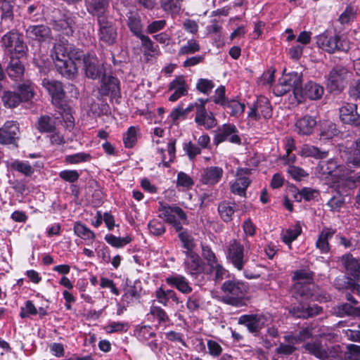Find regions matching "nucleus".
Masks as SVG:
<instances>
[{
    "instance_id": "obj_58",
    "label": "nucleus",
    "mask_w": 360,
    "mask_h": 360,
    "mask_svg": "<svg viewBox=\"0 0 360 360\" xmlns=\"http://www.w3.org/2000/svg\"><path fill=\"white\" fill-rule=\"evenodd\" d=\"M317 195L318 193L316 190L309 188H304L295 195V198L297 201H301L302 199L310 200L316 198Z\"/></svg>"
},
{
    "instance_id": "obj_54",
    "label": "nucleus",
    "mask_w": 360,
    "mask_h": 360,
    "mask_svg": "<svg viewBox=\"0 0 360 360\" xmlns=\"http://www.w3.org/2000/svg\"><path fill=\"white\" fill-rule=\"evenodd\" d=\"M179 237L183 243V247L186 250L185 254L188 255L190 252H195L193 249L195 244L191 236L186 231L179 233Z\"/></svg>"
},
{
    "instance_id": "obj_26",
    "label": "nucleus",
    "mask_w": 360,
    "mask_h": 360,
    "mask_svg": "<svg viewBox=\"0 0 360 360\" xmlns=\"http://www.w3.org/2000/svg\"><path fill=\"white\" fill-rule=\"evenodd\" d=\"M223 169L219 167H210L204 169L201 173V181L205 184H217L223 175Z\"/></svg>"
},
{
    "instance_id": "obj_22",
    "label": "nucleus",
    "mask_w": 360,
    "mask_h": 360,
    "mask_svg": "<svg viewBox=\"0 0 360 360\" xmlns=\"http://www.w3.org/2000/svg\"><path fill=\"white\" fill-rule=\"evenodd\" d=\"M184 261L186 271L191 276H197L203 271V262L195 252L186 255Z\"/></svg>"
},
{
    "instance_id": "obj_48",
    "label": "nucleus",
    "mask_w": 360,
    "mask_h": 360,
    "mask_svg": "<svg viewBox=\"0 0 360 360\" xmlns=\"http://www.w3.org/2000/svg\"><path fill=\"white\" fill-rule=\"evenodd\" d=\"M200 46L198 41L195 39H190L187 41L186 44L181 46L179 51V55H188L193 54L199 51Z\"/></svg>"
},
{
    "instance_id": "obj_35",
    "label": "nucleus",
    "mask_w": 360,
    "mask_h": 360,
    "mask_svg": "<svg viewBox=\"0 0 360 360\" xmlns=\"http://www.w3.org/2000/svg\"><path fill=\"white\" fill-rule=\"evenodd\" d=\"M6 71L10 78L18 81L22 78L25 68L18 58H11V61L7 67Z\"/></svg>"
},
{
    "instance_id": "obj_3",
    "label": "nucleus",
    "mask_w": 360,
    "mask_h": 360,
    "mask_svg": "<svg viewBox=\"0 0 360 360\" xmlns=\"http://www.w3.org/2000/svg\"><path fill=\"white\" fill-rule=\"evenodd\" d=\"M295 283L292 293L297 297L300 296L304 299L323 302L327 297L320 292V289L311 283V273L306 270H300L295 272L293 277Z\"/></svg>"
},
{
    "instance_id": "obj_29",
    "label": "nucleus",
    "mask_w": 360,
    "mask_h": 360,
    "mask_svg": "<svg viewBox=\"0 0 360 360\" xmlns=\"http://www.w3.org/2000/svg\"><path fill=\"white\" fill-rule=\"evenodd\" d=\"M335 233V231L331 228L323 229L316 242V247L321 253H328L330 250L328 240Z\"/></svg>"
},
{
    "instance_id": "obj_25",
    "label": "nucleus",
    "mask_w": 360,
    "mask_h": 360,
    "mask_svg": "<svg viewBox=\"0 0 360 360\" xmlns=\"http://www.w3.org/2000/svg\"><path fill=\"white\" fill-rule=\"evenodd\" d=\"M340 118L345 124H357L360 115L356 112V105L346 103L340 108Z\"/></svg>"
},
{
    "instance_id": "obj_42",
    "label": "nucleus",
    "mask_w": 360,
    "mask_h": 360,
    "mask_svg": "<svg viewBox=\"0 0 360 360\" xmlns=\"http://www.w3.org/2000/svg\"><path fill=\"white\" fill-rule=\"evenodd\" d=\"M73 230L75 235L85 240L93 241L95 239L94 233L79 221L74 224Z\"/></svg>"
},
{
    "instance_id": "obj_33",
    "label": "nucleus",
    "mask_w": 360,
    "mask_h": 360,
    "mask_svg": "<svg viewBox=\"0 0 360 360\" xmlns=\"http://www.w3.org/2000/svg\"><path fill=\"white\" fill-rule=\"evenodd\" d=\"M155 297L160 304L167 306L172 303L178 304L179 299L172 290H165L162 287L158 288L155 291Z\"/></svg>"
},
{
    "instance_id": "obj_27",
    "label": "nucleus",
    "mask_w": 360,
    "mask_h": 360,
    "mask_svg": "<svg viewBox=\"0 0 360 360\" xmlns=\"http://www.w3.org/2000/svg\"><path fill=\"white\" fill-rule=\"evenodd\" d=\"M316 125V120L311 116H304L295 123V130L300 135H310Z\"/></svg>"
},
{
    "instance_id": "obj_41",
    "label": "nucleus",
    "mask_w": 360,
    "mask_h": 360,
    "mask_svg": "<svg viewBox=\"0 0 360 360\" xmlns=\"http://www.w3.org/2000/svg\"><path fill=\"white\" fill-rule=\"evenodd\" d=\"M300 154L304 157H312L316 159H323L327 157L328 152L321 150L319 148L314 146L306 144L302 147Z\"/></svg>"
},
{
    "instance_id": "obj_61",
    "label": "nucleus",
    "mask_w": 360,
    "mask_h": 360,
    "mask_svg": "<svg viewBox=\"0 0 360 360\" xmlns=\"http://www.w3.org/2000/svg\"><path fill=\"white\" fill-rule=\"evenodd\" d=\"M56 29L61 30L66 35H70L72 33V20L70 19L60 20L56 24Z\"/></svg>"
},
{
    "instance_id": "obj_8",
    "label": "nucleus",
    "mask_w": 360,
    "mask_h": 360,
    "mask_svg": "<svg viewBox=\"0 0 360 360\" xmlns=\"http://www.w3.org/2000/svg\"><path fill=\"white\" fill-rule=\"evenodd\" d=\"M352 72L342 66L333 68L327 77V86L330 91H341L352 78Z\"/></svg>"
},
{
    "instance_id": "obj_38",
    "label": "nucleus",
    "mask_w": 360,
    "mask_h": 360,
    "mask_svg": "<svg viewBox=\"0 0 360 360\" xmlns=\"http://www.w3.org/2000/svg\"><path fill=\"white\" fill-rule=\"evenodd\" d=\"M223 106L231 116L237 118L243 114L245 108L244 103L234 99L227 101Z\"/></svg>"
},
{
    "instance_id": "obj_63",
    "label": "nucleus",
    "mask_w": 360,
    "mask_h": 360,
    "mask_svg": "<svg viewBox=\"0 0 360 360\" xmlns=\"http://www.w3.org/2000/svg\"><path fill=\"white\" fill-rule=\"evenodd\" d=\"M214 86L212 81L207 79H200L196 84L198 90L205 94H208Z\"/></svg>"
},
{
    "instance_id": "obj_44",
    "label": "nucleus",
    "mask_w": 360,
    "mask_h": 360,
    "mask_svg": "<svg viewBox=\"0 0 360 360\" xmlns=\"http://www.w3.org/2000/svg\"><path fill=\"white\" fill-rule=\"evenodd\" d=\"M102 91L104 94L118 92L120 91L118 79L114 77H105L103 79Z\"/></svg>"
},
{
    "instance_id": "obj_37",
    "label": "nucleus",
    "mask_w": 360,
    "mask_h": 360,
    "mask_svg": "<svg viewBox=\"0 0 360 360\" xmlns=\"http://www.w3.org/2000/svg\"><path fill=\"white\" fill-rule=\"evenodd\" d=\"M305 349L316 357L324 360L331 354V351L324 347L319 342L308 343L305 345Z\"/></svg>"
},
{
    "instance_id": "obj_53",
    "label": "nucleus",
    "mask_w": 360,
    "mask_h": 360,
    "mask_svg": "<svg viewBox=\"0 0 360 360\" xmlns=\"http://www.w3.org/2000/svg\"><path fill=\"white\" fill-rule=\"evenodd\" d=\"M349 164L354 166L360 165V139L358 140L352 148L347 158Z\"/></svg>"
},
{
    "instance_id": "obj_11",
    "label": "nucleus",
    "mask_w": 360,
    "mask_h": 360,
    "mask_svg": "<svg viewBox=\"0 0 360 360\" xmlns=\"http://www.w3.org/2000/svg\"><path fill=\"white\" fill-rule=\"evenodd\" d=\"M227 259L238 270H242L247 259L244 255V246L236 239L231 240L227 248Z\"/></svg>"
},
{
    "instance_id": "obj_49",
    "label": "nucleus",
    "mask_w": 360,
    "mask_h": 360,
    "mask_svg": "<svg viewBox=\"0 0 360 360\" xmlns=\"http://www.w3.org/2000/svg\"><path fill=\"white\" fill-rule=\"evenodd\" d=\"M91 159V156L89 153L82 152L66 155L65 158V161L68 164H79L81 162L90 161Z\"/></svg>"
},
{
    "instance_id": "obj_39",
    "label": "nucleus",
    "mask_w": 360,
    "mask_h": 360,
    "mask_svg": "<svg viewBox=\"0 0 360 360\" xmlns=\"http://www.w3.org/2000/svg\"><path fill=\"white\" fill-rule=\"evenodd\" d=\"M127 25L130 31L137 37L143 35V26L141 18L137 13H130L127 19Z\"/></svg>"
},
{
    "instance_id": "obj_6",
    "label": "nucleus",
    "mask_w": 360,
    "mask_h": 360,
    "mask_svg": "<svg viewBox=\"0 0 360 360\" xmlns=\"http://www.w3.org/2000/svg\"><path fill=\"white\" fill-rule=\"evenodd\" d=\"M1 43L5 53L10 55L11 58H18L25 52L26 46L22 36L18 32L11 31L4 34L1 38Z\"/></svg>"
},
{
    "instance_id": "obj_56",
    "label": "nucleus",
    "mask_w": 360,
    "mask_h": 360,
    "mask_svg": "<svg viewBox=\"0 0 360 360\" xmlns=\"http://www.w3.org/2000/svg\"><path fill=\"white\" fill-rule=\"evenodd\" d=\"M338 131L333 123L327 124L320 134V139L323 141L333 139L338 134Z\"/></svg>"
},
{
    "instance_id": "obj_47",
    "label": "nucleus",
    "mask_w": 360,
    "mask_h": 360,
    "mask_svg": "<svg viewBox=\"0 0 360 360\" xmlns=\"http://www.w3.org/2000/svg\"><path fill=\"white\" fill-rule=\"evenodd\" d=\"M105 240L108 244L111 245L112 246L117 248H120L129 244L131 242V238L128 236L120 238L116 237L112 234H107L105 236Z\"/></svg>"
},
{
    "instance_id": "obj_60",
    "label": "nucleus",
    "mask_w": 360,
    "mask_h": 360,
    "mask_svg": "<svg viewBox=\"0 0 360 360\" xmlns=\"http://www.w3.org/2000/svg\"><path fill=\"white\" fill-rule=\"evenodd\" d=\"M288 173L296 181H301L308 174L302 168L290 165L288 168Z\"/></svg>"
},
{
    "instance_id": "obj_64",
    "label": "nucleus",
    "mask_w": 360,
    "mask_h": 360,
    "mask_svg": "<svg viewBox=\"0 0 360 360\" xmlns=\"http://www.w3.org/2000/svg\"><path fill=\"white\" fill-rule=\"evenodd\" d=\"M208 353L213 357L219 356L223 351L221 346L216 341L208 340L207 342Z\"/></svg>"
},
{
    "instance_id": "obj_20",
    "label": "nucleus",
    "mask_w": 360,
    "mask_h": 360,
    "mask_svg": "<svg viewBox=\"0 0 360 360\" xmlns=\"http://www.w3.org/2000/svg\"><path fill=\"white\" fill-rule=\"evenodd\" d=\"M42 85L51 96L53 103L60 107L62 106L64 91L61 83L56 80L44 79Z\"/></svg>"
},
{
    "instance_id": "obj_10",
    "label": "nucleus",
    "mask_w": 360,
    "mask_h": 360,
    "mask_svg": "<svg viewBox=\"0 0 360 360\" xmlns=\"http://www.w3.org/2000/svg\"><path fill=\"white\" fill-rule=\"evenodd\" d=\"M159 210L161 218L174 226L176 231L181 229L182 222L186 220V214L180 207L161 205Z\"/></svg>"
},
{
    "instance_id": "obj_7",
    "label": "nucleus",
    "mask_w": 360,
    "mask_h": 360,
    "mask_svg": "<svg viewBox=\"0 0 360 360\" xmlns=\"http://www.w3.org/2000/svg\"><path fill=\"white\" fill-rule=\"evenodd\" d=\"M18 92L6 91L2 95V101L5 107L13 108L20 103L27 101L33 97V91L31 85L22 84L18 86Z\"/></svg>"
},
{
    "instance_id": "obj_18",
    "label": "nucleus",
    "mask_w": 360,
    "mask_h": 360,
    "mask_svg": "<svg viewBox=\"0 0 360 360\" xmlns=\"http://www.w3.org/2000/svg\"><path fill=\"white\" fill-rule=\"evenodd\" d=\"M207 100H199L200 104L196 103L197 110L195 120L198 125L203 126L206 129L215 127L217 124L212 112H208L205 108Z\"/></svg>"
},
{
    "instance_id": "obj_4",
    "label": "nucleus",
    "mask_w": 360,
    "mask_h": 360,
    "mask_svg": "<svg viewBox=\"0 0 360 360\" xmlns=\"http://www.w3.org/2000/svg\"><path fill=\"white\" fill-rule=\"evenodd\" d=\"M316 44L319 49L329 53L347 52L352 48L349 40L330 31H326L318 35Z\"/></svg>"
},
{
    "instance_id": "obj_30",
    "label": "nucleus",
    "mask_w": 360,
    "mask_h": 360,
    "mask_svg": "<svg viewBox=\"0 0 360 360\" xmlns=\"http://www.w3.org/2000/svg\"><path fill=\"white\" fill-rule=\"evenodd\" d=\"M341 262L345 266L347 274L354 278H358L360 276V264L357 259L352 255H346L342 257Z\"/></svg>"
},
{
    "instance_id": "obj_17",
    "label": "nucleus",
    "mask_w": 360,
    "mask_h": 360,
    "mask_svg": "<svg viewBox=\"0 0 360 360\" xmlns=\"http://www.w3.org/2000/svg\"><path fill=\"white\" fill-rule=\"evenodd\" d=\"M311 335L309 329L306 328L302 330L298 336L288 335L285 336L287 344H281L276 351L279 354H290L295 349V345L299 342L304 341Z\"/></svg>"
},
{
    "instance_id": "obj_31",
    "label": "nucleus",
    "mask_w": 360,
    "mask_h": 360,
    "mask_svg": "<svg viewBox=\"0 0 360 360\" xmlns=\"http://www.w3.org/2000/svg\"><path fill=\"white\" fill-rule=\"evenodd\" d=\"M321 311V308L317 304H313L311 306L308 305L307 307L304 305H299L294 307L290 312L294 316L297 318L307 319L319 314Z\"/></svg>"
},
{
    "instance_id": "obj_12",
    "label": "nucleus",
    "mask_w": 360,
    "mask_h": 360,
    "mask_svg": "<svg viewBox=\"0 0 360 360\" xmlns=\"http://www.w3.org/2000/svg\"><path fill=\"white\" fill-rule=\"evenodd\" d=\"M238 131L233 124H224L219 127L215 131L214 141L216 144L229 141L232 143L240 144V138L238 135Z\"/></svg>"
},
{
    "instance_id": "obj_9",
    "label": "nucleus",
    "mask_w": 360,
    "mask_h": 360,
    "mask_svg": "<svg viewBox=\"0 0 360 360\" xmlns=\"http://www.w3.org/2000/svg\"><path fill=\"white\" fill-rule=\"evenodd\" d=\"M271 321V317L268 314H249L240 316L238 323L247 327L250 333H256L267 326Z\"/></svg>"
},
{
    "instance_id": "obj_28",
    "label": "nucleus",
    "mask_w": 360,
    "mask_h": 360,
    "mask_svg": "<svg viewBox=\"0 0 360 360\" xmlns=\"http://www.w3.org/2000/svg\"><path fill=\"white\" fill-rule=\"evenodd\" d=\"M86 8L89 13L99 18H105L103 15L108 7V0H86Z\"/></svg>"
},
{
    "instance_id": "obj_46",
    "label": "nucleus",
    "mask_w": 360,
    "mask_h": 360,
    "mask_svg": "<svg viewBox=\"0 0 360 360\" xmlns=\"http://www.w3.org/2000/svg\"><path fill=\"white\" fill-rule=\"evenodd\" d=\"M139 129L136 127L131 126L129 127L127 132L123 135V141L125 147L132 148L137 141V135Z\"/></svg>"
},
{
    "instance_id": "obj_23",
    "label": "nucleus",
    "mask_w": 360,
    "mask_h": 360,
    "mask_svg": "<svg viewBox=\"0 0 360 360\" xmlns=\"http://www.w3.org/2000/svg\"><path fill=\"white\" fill-rule=\"evenodd\" d=\"M169 91H174L169 96V100L172 102L176 101L179 98L188 93V85L184 76L176 77L169 86Z\"/></svg>"
},
{
    "instance_id": "obj_24",
    "label": "nucleus",
    "mask_w": 360,
    "mask_h": 360,
    "mask_svg": "<svg viewBox=\"0 0 360 360\" xmlns=\"http://www.w3.org/2000/svg\"><path fill=\"white\" fill-rule=\"evenodd\" d=\"M18 132V127L13 121H7L0 128V143L9 144L15 139Z\"/></svg>"
},
{
    "instance_id": "obj_55",
    "label": "nucleus",
    "mask_w": 360,
    "mask_h": 360,
    "mask_svg": "<svg viewBox=\"0 0 360 360\" xmlns=\"http://www.w3.org/2000/svg\"><path fill=\"white\" fill-rule=\"evenodd\" d=\"M194 184L192 178L187 174L180 172L177 174L176 186L182 187L185 189L191 188Z\"/></svg>"
},
{
    "instance_id": "obj_14",
    "label": "nucleus",
    "mask_w": 360,
    "mask_h": 360,
    "mask_svg": "<svg viewBox=\"0 0 360 360\" xmlns=\"http://www.w3.org/2000/svg\"><path fill=\"white\" fill-rule=\"evenodd\" d=\"M98 22L99 25L98 37L100 41L108 45L115 44L117 32L113 22L106 18H99Z\"/></svg>"
},
{
    "instance_id": "obj_40",
    "label": "nucleus",
    "mask_w": 360,
    "mask_h": 360,
    "mask_svg": "<svg viewBox=\"0 0 360 360\" xmlns=\"http://www.w3.org/2000/svg\"><path fill=\"white\" fill-rule=\"evenodd\" d=\"M302 232V228L300 224H296L291 228L283 231L281 233L282 240L291 248V243L297 239Z\"/></svg>"
},
{
    "instance_id": "obj_19",
    "label": "nucleus",
    "mask_w": 360,
    "mask_h": 360,
    "mask_svg": "<svg viewBox=\"0 0 360 360\" xmlns=\"http://www.w3.org/2000/svg\"><path fill=\"white\" fill-rule=\"evenodd\" d=\"M83 63L86 75L91 79H96L103 72V63L93 55L85 56L83 58Z\"/></svg>"
},
{
    "instance_id": "obj_52",
    "label": "nucleus",
    "mask_w": 360,
    "mask_h": 360,
    "mask_svg": "<svg viewBox=\"0 0 360 360\" xmlns=\"http://www.w3.org/2000/svg\"><path fill=\"white\" fill-rule=\"evenodd\" d=\"M11 167L26 176H30L34 172V169L27 162L15 160L11 163Z\"/></svg>"
},
{
    "instance_id": "obj_5",
    "label": "nucleus",
    "mask_w": 360,
    "mask_h": 360,
    "mask_svg": "<svg viewBox=\"0 0 360 360\" xmlns=\"http://www.w3.org/2000/svg\"><path fill=\"white\" fill-rule=\"evenodd\" d=\"M302 83L301 74L296 72L284 73L274 86V94L277 96H281L292 90L295 98H297V95H301Z\"/></svg>"
},
{
    "instance_id": "obj_57",
    "label": "nucleus",
    "mask_w": 360,
    "mask_h": 360,
    "mask_svg": "<svg viewBox=\"0 0 360 360\" xmlns=\"http://www.w3.org/2000/svg\"><path fill=\"white\" fill-rule=\"evenodd\" d=\"M38 314V309L33 302L27 300L23 307L20 308V316L22 319L27 318L30 316H34Z\"/></svg>"
},
{
    "instance_id": "obj_1",
    "label": "nucleus",
    "mask_w": 360,
    "mask_h": 360,
    "mask_svg": "<svg viewBox=\"0 0 360 360\" xmlns=\"http://www.w3.org/2000/svg\"><path fill=\"white\" fill-rule=\"evenodd\" d=\"M319 177L327 180L328 182L337 184L338 191L345 193V188L348 187L352 189L355 186V182L348 176V169L344 166L339 165L336 161L331 159L326 162H321L317 167Z\"/></svg>"
},
{
    "instance_id": "obj_50",
    "label": "nucleus",
    "mask_w": 360,
    "mask_h": 360,
    "mask_svg": "<svg viewBox=\"0 0 360 360\" xmlns=\"http://www.w3.org/2000/svg\"><path fill=\"white\" fill-rule=\"evenodd\" d=\"M129 326L127 322L111 321L104 327V330L108 333H120L127 331Z\"/></svg>"
},
{
    "instance_id": "obj_13",
    "label": "nucleus",
    "mask_w": 360,
    "mask_h": 360,
    "mask_svg": "<svg viewBox=\"0 0 360 360\" xmlns=\"http://www.w3.org/2000/svg\"><path fill=\"white\" fill-rule=\"evenodd\" d=\"M223 292L226 295V302L233 304L237 299L243 297L247 292L248 288L240 281H226L221 286Z\"/></svg>"
},
{
    "instance_id": "obj_15",
    "label": "nucleus",
    "mask_w": 360,
    "mask_h": 360,
    "mask_svg": "<svg viewBox=\"0 0 360 360\" xmlns=\"http://www.w3.org/2000/svg\"><path fill=\"white\" fill-rule=\"evenodd\" d=\"M160 139L156 136L153 137V142L158 146L162 144L157 147L158 154L160 155L163 165L167 167L175 156V141L170 139L167 142H162Z\"/></svg>"
},
{
    "instance_id": "obj_2",
    "label": "nucleus",
    "mask_w": 360,
    "mask_h": 360,
    "mask_svg": "<svg viewBox=\"0 0 360 360\" xmlns=\"http://www.w3.org/2000/svg\"><path fill=\"white\" fill-rule=\"evenodd\" d=\"M82 56L81 51L70 50L68 45L64 44H56L51 55L58 70L61 75L68 77H73L77 74L76 61L79 60Z\"/></svg>"
},
{
    "instance_id": "obj_34",
    "label": "nucleus",
    "mask_w": 360,
    "mask_h": 360,
    "mask_svg": "<svg viewBox=\"0 0 360 360\" xmlns=\"http://www.w3.org/2000/svg\"><path fill=\"white\" fill-rule=\"evenodd\" d=\"M51 34V30L44 25H32L27 30V36L37 41H44L48 39Z\"/></svg>"
},
{
    "instance_id": "obj_51",
    "label": "nucleus",
    "mask_w": 360,
    "mask_h": 360,
    "mask_svg": "<svg viewBox=\"0 0 360 360\" xmlns=\"http://www.w3.org/2000/svg\"><path fill=\"white\" fill-rule=\"evenodd\" d=\"M141 41V44L145 49V55H149L151 57L158 54L157 48L154 46L153 42L150 38L144 34L139 37Z\"/></svg>"
},
{
    "instance_id": "obj_21",
    "label": "nucleus",
    "mask_w": 360,
    "mask_h": 360,
    "mask_svg": "<svg viewBox=\"0 0 360 360\" xmlns=\"http://www.w3.org/2000/svg\"><path fill=\"white\" fill-rule=\"evenodd\" d=\"M323 92L324 89L322 86L310 81L304 85V89L301 87V95H297L296 99L298 101L306 98L310 100H318L322 97Z\"/></svg>"
},
{
    "instance_id": "obj_32",
    "label": "nucleus",
    "mask_w": 360,
    "mask_h": 360,
    "mask_svg": "<svg viewBox=\"0 0 360 360\" xmlns=\"http://www.w3.org/2000/svg\"><path fill=\"white\" fill-rule=\"evenodd\" d=\"M166 282L171 286L175 287L180 292L187 294L192 291V288L190 286L186 278L181 275L176 274L170 276L166 278Z\"/></svg>"
},
{
    "instance_id": "obj_36",
    "label": "nucleus",
    "mask_w": 360,
    "mask_h": 360,
    "mask_svg": "<svg viewBox=\"0 0 360 360\" xmlns=\"http://www.w3.org/2000/svg\"><path fill=\"white\" fill-rule=\"evenodd\" d=\"M236 204L228 201H223L219 203L218 206L219 214L221 219L225 222L231 221L232 216L236 212Z\"/></svg>"
},
{
    "instance_id": "obj_62",
    "label": "nucleus",
    "mask_w": 360,
    "mask_h": 360,
    "mask_svg": "<svg viewBox=\"0 0 360 360\" xmlns=\"http://www.w3.org/2000/svg\"><path fill=\"white\" fill-rule=\"evenodd\" d=\"M80 174L77 170H63L59 173V176L65 181L74 183L77 181Z\"/></svg>"
},
{
    "instance_id": "obj_16",
    "label": "nucleus",
    "mask_w": 360,
    "mask_h": 360,
    "mask_svg": "<svg viewBox=\"0 0 360 360\" xmlns=\"http://www.w3.org/2000/svg\"><path fill=\"white\" fill-rule=\"evenodd\" d=\"M250 170L248 169L240 168L237 170L236 178L231 186V192L240 196L245 197L246 190L250 184L248 177Z\"/></svg>"
},
{
    "instance_id": "obj_45",
    "label": "nucleus",
    "mask_w": 360,
    "mask_h": 360,
    "mask_svg": "<svg viewBox=\"0 0 360 360\" xmlns=\"http://www.w3.org/2000/svg\"><path fill=\"white\" fill-rule=\"evenodd\" d=\"M184 0H160L162 9L172 14H176L181 10V4Z\"/></svg>"
},
{
    "instance_id": "obj_43",
    "label": "nucleus",
    "mask_w": 360,
    "mask_h": 360,
    "mask_svg": "<svg viewBox=\"0 0 360 360\" xmlns=\"http://www.w3.org/2000/svg\"><path fill=\"white\" fill-rule=\"evenodd\" d=\"M255 105L259 111L261 117L269 119L272 115V108L269 100L265 97H260L257 99Z\"/></svg>"
},
{
    "instance_id": "obj_59",
    "label": "nucleus",
    "mask_w": 360,
    "mask_h": 360,
    "mask_svg": "<svg viewBox=\"0 0 360 360\" xmlns=\"http://www.w3.org/2000/svg\"><path fill=\"white\" fill-rule=\"evenodd\" d=\"M37 128L41 132H49L53 131L54 127L49 117L42 116L38 120Z\"/></svg>"
}]
</instances>
